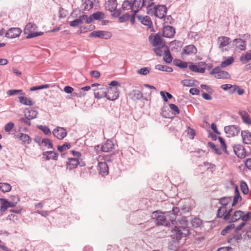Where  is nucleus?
I'll return each mask as SVG.
<instances>
[{"mask_svg": "<svg viewBox=\"0 0 251 251\" xmlns=\"http://www.w3.org/2000/svg\"><path fill=\"white\" fill-rule=\"evenodd\" d=\"M52 134L57 139L61 140L67 136V132L65 128L57 126L52 131Z\"/></svg>", "mask_w": 251, "mask_h": 251, "instance_id": "9d476101", "label": "nucleus"}, {"mask_svg": "<svg viewBox=\"0 0 251 251\" xmlns=\"http://www.w3.org/2000/svg\"><path fill=\"white\" fill-rule=\"evenodd\" d=\"M112 35L110 32L102 30H96L92 32L89 34L90 37H98L101 39H110Z\"/></svg>", "mask_w": 251, "mask_h": 251, "instance_id": "39448f33", "label": "nucleus"}, {"mask_svg": "<svg viewBox=\"0 0 251 251\" xmlns=\"http://www.w3.org/2000/svg\"><path fill=\"white\" fill-rule=\"evenodd\" d=\"M169 107L171 110L174 112V114L176 115V114H179L180 113V110L179 109L177 105H176L175 104L171 103L169 104Z\"/></svg>", "mask_w": 251, "mask_h": 251, "instance_id": "338daca9", "label": "nucleus"}, {"mask_svg": "<svg viewBox=\"0 0 251 251\" xmlns=\"http://www.w3.org/2000/svg\"><path fill=\"white\" fill-rule=\"evenodd\" d=\"M240 61L243 64H246L249 61H251V50H250L244 54H242L240 57Z\"/></svg>", "mask_w": 251, "mask_h": 251, "instance_id": "473e14b6", "label": "nucleus"}, {"mask_svg": "<svg viewBox=\"0 0 251 251\" xmlns=\"http://www.w3.org/2000/svg\"><path fill=\"white\" fill-rule=\"evenodd\" d=\"M104 13L101 11H97L91 15L95 20H100L104 17Z\"/></svg>", "mask_w": 251, "mask_h": 251, "instance_id": "09e8293b", "label": "nucleus"}, {"mask_svg": "<svg viewBox=\"0 0 251 251\" xmlns=\"http://www.w3.org/2000/svg\"><path fill=\"white\" fill-rule=\"evenodd\" d=\"M166 50L164 51L165 57L163 58V60L167 63H171L173 60L172 55L170 52L168 47L165 48Z\"/></svg>", "mask_w": 251, "mask_h": 251, "instance_id": "c9c22d12", "label": "nucleus"}, {"mask_svg": "<svg viewBox=\"0 0 251 251\" xmlns=\"http://www.w3.org/2000/svg\"><path fill=\"white\" fill-rule=\"evenodd\" d=\"M234 153L238 157L244 158L246 156V151L244 148L240 145H236L233 147Z\"/></svg>", "mask_w": 251, "mask_h": 251, "instance_id": "2eb2a0df", "label": "nucleus"}, {"mask_svg": "<svg viewBox=\"0 0 251 251\" xmlns=\"http://www.w3.org/2000/svg\"><path fill=\"white\" fill-rule=\"evenodd\" d=\"M179 212V208L177 207H173L172 210L167 212V216L169 220L170 221L172 224L176 220V216L178 213Z\"/></svg>", "mask_w": 251, "mask_h": 251, "instance_id": "f3484780", "label": "nucleus"}, {"mask_svg": "<svg viewBox=\"0 0 251 251\" xmlns=\"http://www.w3.org/2000/svg\"><path fill=\"white\" fill-rule=\"evenodd\" d=\"M251 218V211L248 212L245 215L242 214L241 220L244 222H247Z\"/></svg>", "mask_w": 251, "mask_h": 251, "instance_id": "774afa93", "label": "nucleus"}, {"mask_svg": "<svg viewBox=\"0 0 251 251\" xmlns=\"http://www.w3.org/2000/svg\"><path fill=\"white\" fill-rule=\"evenodd\" d=\"M224 130L226 133L228 135V137L236 136L240 132V128L236 125L226 126Z\"/></svg>", "mask_w": 251, "mask_h": 251, "instance_id": "6e6552de", "label": "nucleus"}, {"mask_svg": "<svg viewBox=\"0 0 251 251\" xmlns=\"http://www.w3.org/2000/svg\"><path fill=\"white\" fill-rule=\"evenodd\" d=\"M156 211L152 213L153 216L155 219V223L157 226H170V221L169 218L167 219L163 213L158 212Z\"/></svg>", "mask_w": 251, "mask_h": 251, "instance_id": "f03ea898", "label": "nucleus"}, {"mask_svg": "<svg viewBox=\"0 0 251 251\" xmlns=\"http://www.w3.org/2000/svg\"><path fill=\"white\" fill-rule=\"evenodd\" d=\"M129 96L133 100H140L143 98V94L138 90H133L129 93Z\"/></svg>", "mask_w": 251, "mask_h": 251, "instance_id": "c85d7f7f", "label": "nucleus"}, {"mask_svg": "<svg viewBox=\"0 0 251 251\" xmlns=\"http://www.w3.org/2000/svg\"><path fill=\"white\" fill-rule=\"evenodd\" d=\"M189 69L195 73L203 74L205 72V68L204 67H199L198 65L192 62H189Z\"/></svg>", "mask_w": 251, "mask_h": 251, "instance_id": "4be33fe9", "label": "nucleus"}, {"mask_svg": "<svg viewBox=\"0 0 251 251\" xmlns=\"http://www.w3.org/2000/svg\"><path fill=\"white\" fill-rule=\"evenodd\" d=\"M71 147V145L70 143H65L62 146H58L57 150L60 152H62L66 150H68L70 149Z\"/></svg>", "mask_w": 251, "mask_h": 251, "instance_id": "13d9d810", "label": "nucleus"}, {"mask_svg": "<svg viewBox=\"0 0 251 251\" xmlns=\"http://www.w3.org/2000/svg\"><path fill=\"white\" fill-rule=\"evenodd\" d=\"M174 64L179 67L180 69H184L187 68L189 66V62H185L180 59H175L173 61Z\"/></svg>", "mask_w": 251, "mask_h": 251, "instance_id": "c756f323", "label": "nucleus"}, {"mask_svg": "<svg viewBox=\"0 0 251 251\" xmlns=\"http://www.w3.org/2000/svg\"><path fill=\"white\" fill-rule=\"evenodd\" d=\"M230 38L226 36H220L218 38V41L220 43L219 48L225 47L229 44L230 43Z\"/></svg>", "mask_w": 251, "mask_h": 251, "instance_id": "bb28decb", "label": "nucleus"}, {"mask_svg": "<svg viewBox=\"0 0 251 251\" xmlns=\"http://www.w3.org/2000/svg\"><path fill=\"white\" fill-rule=\"evenodd\" d=\"M192 226L194 228H197L201 226L202 224V221L198 217L192 218L191 221Z\"/></svg>", "mask_w": 251, "mask_h": 251, "instance_id": "58836bf2", "label": "nucleus"}, {"mask_svg": "<svg viewBox=\"0 0 251 251\" xmlns=\"http://www.w3.org/2000/svg\"><path fill=\"white\" fill-rule=\"evenodd\" d=\"M162 34L158 32L154 35L151 34L149 37V40L150 43L154 47L161 45L162 47L167 48L165 41L162 38Z\"/></svg>", "mask_w": 251, "mask_h": 251, "instance_id": "7ed1b4c3", "label": "nucleus"}, {"mask_svg": "<svg viewBox=\"0 0 251 251\" xmlns=\"http://www.w3.org/2000/svg\"><path fill=\"white\" fill-rule=\"evenodd\" d=\"M106 89L104 88H98L94 89L95 98L97 99L106 98Z\"/></svg>", "mask_w": 251, "mask_h": 251, "instance_id": "6ab92c4d", "label": "nucleus"}, {"mask_svg": "<svg viewBox=\"0 0 251 251\" xmlns=\"http://www.w3.org/2000/svg\"><path fill=\"white\" fill-rule=\"evenodd\" d=\"M172 232L173 234L171 235V237L174 242H178L182 237H184L181 226H175Z\"/></svg>", "mask_w": 251, "mask_h": 251, "instance_id": "1a4fd4ad", "label": "nucleus"}, {"mask_svg": "<svg viewBox=\"0 0 251 251\" xmlns=\"http://www.w3.org/2000/svg\"><path fill=\"white\" fill-rule=\"evenodd\" d=\"M243 142L246 144H251V133L248 130H243L241 132Z\"/></svg>", "mask_w": 251, "mask_h": 251, "instance_id": "393cba45", "label": "nucleus"}, {"mask_svg": "<svg viewBox=\"0 0 251 251\" xmlns=\"http://www.w3.org/2000/svg\"><path fill=\"white\" fill-rule=\"evenodd\" d=\"M242 238L241 233L237 232V233H235L233 235V236L231 237H228L227 239V242L228 243H230L232 240H234L235 241L238 242L239 240H241Z\"/></svg>", "mask_w": 251, "mask_h": 251, "instance_id": "de8ad7c7", "label": "nucleus"}, {"mask_svg": "<svg viewBox=\"0 0 251 251\" xmlns=\"http://www.w3.org/2000/svg\"><path fill=\"white\" fill-rule=\"evenodd\" d=\"M82 24L83 22H82V20L78 18L73 21L70 22L69 25L72 27H76L79 25H81Z\"/></svg>", "mask_w": 251, "mask_h": 251, "instance_id": "680f3d73", "label": "nucleus"}, {"mask_svg": "<svg viewBox=\"0 0 251 251\" xmlns=\"http://www.w3.org/2000/svg\"><path fill=\"white\" fill-rule=\"evenodd\" d=\"M207 144L208 146L212 149L217 154L221 155L222 154V152L221 149L217 148L213 143L208 142Z\"/></svg>", "mask_w": 251, "mask_h": 251, "instance_id": "bf43d9fd", "label": "nucleus"}, {"mask_svg": "<svg viewBox=\"0 0 251 251\" xmlns=\"http://www.w3.org/2000/svg\"><path fill=\"white\" fill-rule=\"evenodd\" d=\"M155 68L158 70L166 72L168 73H171L173 71V69L172 67L160 64L156 65L155 66Z\"/></svg>", "mask_w": 251, "mask_h": 251, "instance_id": "ea45409f", "label": "nucleus"}, {"mask_svg": "<svg viewBox=\"0 0 251 251\" xmlns=\"http://www.w3.org/2000/svg\"><path fill=\"white\" fill-rule=\"evenodd\" d=\"M234 228L235 225L233 224H230L226 226L223 229H222L221 232V234L222 235L225 236L229 231V230Z\"/></svg>", "mask_w": 251, "mask_h": 251, "instance_id": "5fc2aeb1", "label": "nucleus"}, {"mask_svg": "<svg viewBox=\"0 0 251 251\" xmlns=\"http://www.w3.org/2000/svg\"><path fill=\"white\" fill-rule=\"evenodd\" d=\"M22 32V30L18 27H12L6 32L5 36L8 38H15L19 37Z\"/></svg>", "mask_w": 251, "mask_h": 251, "instance_id": "f8f14e48", "label": "nucleus"}, {"mask_svg": "<svg viewBox=\"0 0 251 251\" xmlns=\"http://www.w3.org/2000/svg\"><path fill=\"white\" fill-rule=\"evenodd\" d=\"M99 166L100 167V173L102 175H106L108 173V167L105 162H99Z\"/></svg>", "mask_w": 251, "mask_h": 251, "instance_id": "72a5a7b5", "label": "nucleus"}, {"mask_svg": "<svg viewBox=\"0 0 251 251\" xmlns=\"http://www.w3.org/2000/svg\"><path fill=\"white\" fill-rule=\"evenodd\" d=\"M130 15L128 13L123 14L119 17V21L120 23H124L129 19Z\"/></svg>", "mask_w": 251, "mask_h": 251, "instance_id": "69168bd1", "label": "nucleus"}, {"mask_svg": "<svg viewBox=\"0 0 251 251\" xmlns=\"http://www.w3.org/2000/svg\"><path fill=\"white\" fill-rule=\"evenodd\" d=\"M117 4L116 0H108L105 2V8L106 10L113 12L117 8Z\"/></svg>", "mask_w": 251, "mask_h": 251, "instance_id": "b1692460", "label": "nucleus"}, {"mask_svg": "<svg viewBox=\"0 0 251 251\" xmlns=\"http://www.w3.org/2000/svg\"><path fill=\"white\" fill-rule=\"evenodd\" d=\"M231 200V197H223L219 199V203L226 208L227 204Z\"/></svg>", "mask_w": 251, "mask_h": 251, "instance_id": "4c0bfd02", "label": "nucleus"}, {"mask_svg": "<svg viewBox=\"0 0 251 251\" xmlns=\"http://www.w3.org/2000/svg\"><path fill=\"white\" fill-rule=\"evenodd\" d=\"M90 89H91V86H86L82 87L80 89V91L79 93L78 97H84L86 95V93H85V91H88Z\"/></svg>", "mask_w": 251, "mask_h": 251, "instance_id": "e2e57ef3", "label": "nucleus"}, {"mask_svg": "<svg viewBox=\"0 0 251 251\" xmlns=\"http://www.w3.org/2000/svg\"><path fill=\"white\" fill-rule=\"evenodd\" d=\"M24 117H21L19 119V122L20 123L27 126H30L31 125V119L27 116V113L26 111L24 112Z\"/></svg>", "mask_w": 251, "mask_h": 251, "instance_id": "f704fd0d", "label": "nucleus"}, {"mask_svg": "<svg viewBox=\"0 0 251 251\" xmlns=\"http://www.w3.org/2000/svg\"><path fill=\"white\" fill-rule=\"evenodd\" d=\"M154 15L159 18L163 19L167 13V9L165 5H157L154 7Z\"/></svg>", "mask_w": 251, "mask_h": 251, "instance_id": "423d86ee", "label": "nucleus"}, {"mask_svg": "<svg viewBox=\"0 0 251 251\" xmlns=\"http://www.w3.org/2000/svg\"><path fill=\"white\" fill-rule=\"evenodd\" d=\"M25 110H27V116L31 120L34 119L37 117L38 111L34 108H26Z\"/></svg>", "mask_w": 251, "mask_h": 251, "instance_id": "e433bc0d", "label": "nucleus"}, {"mask_svg": "<svg viewBox=\"0 0 251 251\" xmlns=\"http://www.w3.org/2000/svg\"><path fill=\"white\" fill-rule=\"evenodd\" d=\"M226 212V208L225 207L221 206L220 207L217 213V217L218 218H221L224 217L225 214Z\"/></svg>", "mask_w": 251, "mask_h": 251, "instance_id": "3c124183", "label": "nucleus"}, {"mask_svg": "<svg viewBox=\"0 0 251 251\" xmlns=\"http://www.w3.org/2000/svg\"><path fill=\"white\" fill-rule=\"evenodd\" d=\"M138 21L141 22L143 25L148 26L152 25V21L151 18L148 16H142L138 15L136 16Z\"/></svg>", "mask_w": 251, "mask_h": 251, "instance_id": "412c9836", "label": "nucleus"}, {"mask_svg": "<svg viewBox=\"0 0 251 251\" xmlns=\"http://www.w3.org/2000/svg\"><path fill=\"white\" fill-rule=\"evenodd\" d=\"M176 33L175 28L171 25H166L163 27L162 35L164 37L173 38Z\"/></svg>", "mask_w": 251, "mask_h": 251, "instance_id": "9b49d317", "label": "nucleus"}, {"mask_svg": "<svg viewBox=\"0 0 251 251\" xmlns=\"http://www.w3.org/2000/svg\"><path fill=\"white\" fill-rule=\"evenodd\" d=\"M133 7L132 4L130 3L128 1L125 0L122 4V8L123 10L131 9Z\"/></svg>", "mask_w": 251, "mask_h": 251, "instance_id": "052dcab7", "label": "nucleus"}, {"mask_svg": "<svg viewBox=\"0 0 251 251\" xmlns=\"http://www.w3.org/2000/svg\"><path fill=\"white\" fill-rule=\"evenodd\" d=\"M154 0H142V6L144 7L146 6L148 9L147 13L148 14H150V10H151V9L150 8L152 7L154 5V2H153Z\"/></svg>", "mask_w": 251, "mask_h": 251, "instance_id": "79ce46f5", "label": "nucleus"}, {"mask_svg": "<svg viewBox=\"0 0 251 251\" xmlns=\"http://www.w3.org/2000/svg\"><path fill=\"white\" fill-rule=\"evenodd\" d=\"M219 141L221 144V147L223 149V151L225 153L227 154H229V153L226 149V144L225 141L224 139L222 137H219L218 138Z\"/></svg>", "mask_w": 251, "mask_h": 251, "instance_id": "864d4df0", "label": "nucleus"}, {"mask_svg": "<svg viewBox=\"0 0 251 251\" xmlns=\"http://www.w3.org/2000/svg\"><path fill=\"white\" fill-rule=\"evenodd\" d=\"M68 160L69 162H67L66 165L70 170L77 167L80 164L78 158L69 157Z\"/></svg>", "mask_w": 251, "mask_h": 251, "instance_id": "a878e982", "label": "nucleus"}, {"mask_svg": "<svg viewBox=\"0 0 251 251\" xmlns=\"http://www.w3.org/2000/svg\"><path fill=\"white\" fill-rule=\"evenodd\" d=\"M240 188L242 192L244 195H247L249 193V187L247 183L244 180H241L240 181Z\"/></svg>", "mask_w": 251, "mask_h": 251, "instance_id": "37998d69", "label": "nucleus"}, {"mask_svg": "<svg viewBox=\"0 0 251 251\" xmlns=\"http://www.w3.org/2000/svg\"><path fill=\"white\" fill-rule=\"evenodd\" d=\"M137 73L141 75H147L150 73V69L148 67L142 68L138 69L137 71Z\"/></svg>", "mask_w": 251, "mask_h": 251, "instance_id": "0e129e2a", "label": "nucleus"}, {"mask_svg": "<svg viewBox=\"0 0 251 251\" xmlns=\"http://www.w3.org/2000/svg\"><path fill=\"white\" fill-rule=\"evenodd\" d=\"M37 26L35 24L29 23L27 24L24 30V32L25 34H27L26 38L30 39L38 36L42 35L44 33L43 32H35L34 30Z\"/></svg>", "mask_w": 251, "mask_h": 251, "instance_id": "f257e3e1", "label": "nucleus"}, {"mask_svg": "<svg viewBox=\"0 0 251 251\" xmlns=\"http://www.w3.org/2000/svg\"><path fill=\"white\" fill-rule=\"evenodd\" d=\"M11 189V185L7 183L0 182V190L6 193L10 191Z\"/></svg>", "mask_w": 251, "mask_h": 251, "instance_id": "c03bdc74", "label": "nucleus"}, {"mask_svg": "<svg viewBox=\"0 0 251 251\" xmlns=\"http://www.w3.org/2000/svg\"><path fill=\"white\" fill-rule=\"evenodd\" d=\"M221 67L217 66L210 72V75H217L215 77L218 79H228L230 78L229 74L225 71H222Z\"/></svg>", "mask_w": 251, "mask_h": 251, "instance_id": "20e7f679", "label": "nucleus"}, {"mask_svg": "<svg viewBox=\"0 0 251 251\" xmlns=\"http://www.w3.org/2000/svg\"><path fill=\"white\" fill-rule=\"evenodd\" d=\"M19 102L25 105L32 106L34 104L31 98H27L26 97L21 96L19 97Z\"/></svg>", "mask_w": 251, "mask_h": 251, "instance_id": "7c9ffc66", "label": "nucleus"}, {"mask_svg": "<svg viewBox=\"0 0 251 251\" xmlns=\"http://www.w3.org/2000/svg\"><path fill=\"white\" fill-rule=\"evenodd\" d=\"M242 200V197L241 196L240 192L238 189L237 185L235 186L234 196L233 197V201L232 203V206H235L239 201H241Z\"/></svg>", "mask_w": 251, "mask_h": 251, "instance_id": "cd10ccee", "label": "nucleus"}, {"mask_svg": "<svg viewBox=\"0 0 251 251\" xmlns=\"http://www.w3.org/2000/svg\"><path fill=\"white\" fill-rule=\"evenodd\" d=\"M197 52V49L194 45H189L184 47L181 53L182 55L196 54Z\"/></svg>", "mask_w": 251, "mask_h": 251, "instance_id": "4468645a", "label": "nucleus"}, {"mask_svg": "<svg viewBox=\"0 0 251 251\" xmlns=\"http://www.w3.org/2000/svg\"><path fill=\"white\" fill-rule=\"evenodd\" d=\"M244 212L241 210H236L232 216L229 219V220L228 221L229 223H232L235 222L241 219L242 217V214H244Z\"/></svg>", "mask_w": 251, "mask_h": 251, "instance_id": "5701e85b", "label": "nucleus"}, {"mask_svg": "<svg viewBox=\"0 0 251 251\" xmlns=\"http://www.w3.org/2000/svg\"><path fill=\"white\" fill-rule=\"evenodd\" d=\"M114 145L111 140L108 139L103 145L101 146L100 151L103 152H108L113 149Z\"/></svg>", "mask_w": 251, "mask_h": 251, "instance_id": "a211bd4d", "label": "nucleus"}, {"mask_svg": "<svg viewBox=\"0 0 251 251\" xmlns=\"http://www.w3.org/2000/svg\"><path fill=\"white\" fill-rule=\"evenodd\" d=\"M82 6L85 10H89L93 7V2L91 0H82Z\"/></svg>", "mask_w": 251, "mask_h": 251, "instance_id": "a19ab883", "label": "nucleus"}, {"mask_svg": "<svg viewBox=\"0 0 251 251\" xmlns=\"http://www.w3.org/2000/svg\"><path fill=\"white\" fill-rule=\"evenodd\" d=\"M235 48L240 51L245 50L246 49V41L241 38H236L233 40Z\"/></svg>", "mask_w": 251, "mask_h": 251, "instance_id": "ddd939ff", "label": "nucleus"}, {"mask_svg": "<svg viewBox=\"0 0 251 251\" xmlns=\"http://www.w3.org/2000/svg\"><path fill=\"white\" fill-rule=\"evenodd\" d=\"M164 48H165V47H162L161 45H159L154 47L153 50L157 56H161L163 54L162 49Z\"/></svg>", "mask_w": 251, "mask_h": 251, "instance_id": "6e6d98bb", "label": "nucleus"}, {"mask_svg": "<svg viewBox=\"0 0 251 251\" xmlns=\"http://www.w3.org/2000/svg\"><path fill=\"white\" fill-rule=\"evenodd\" d=\"M43 158L46 160L50 159L57 160L59 155L57 152L52 151H46L43 152Z\"/></svg>", "mask_w": 251, "mask_h": 251, "instance_id": "dca6fc26", "label": "nucleus"}, {"mask_svg": "<svg viewBox=\"0 0 251 251\" xmlns=\"http://www.w3.org/2000/svg\"><path fill=\"white\" fill-rule=\"evenodd\" d=\"M239 114L244 123L251 125V120L249 114L247 112L244 110H241L239 111Z\"/></svg>", "mask_w": 251, "mask_h": 251, "instance_id": "2f4dec72", "label": "nucleus"}, {"mask_svg": "<svg viewBox=\"0 0 251 251\" xmlns=\"http://www.w3.org/2000/svg\"><path fill=\"white\" fill-rule=\"evenodd\" d=\"M234 61V58L232 56L228 57L226 60L222 61L221 63V67L226 68L231 65Z\"/></svg>", "mask_w": 251, "mask_h": 251, "instance_id": "a18cd8bd", "label": "nucleus"}, {"mask_svg": "<svg viewBox=\"0 0 251 251\" xmlns=\"http://www.w3.org/2000/svg\"><path fill=\"white\" fill-rule=\"evenodd\" d=\"M17 138L22 142V144H30L31 142V138L27 134L20 133L17 136Z\"/></svg>", "mask_w": 251, "mask_h": 251, "instance_id": "aec40b11", "label": "nucleus"}, {"mask_svg": "<svg viewBox=\"0 0 251 251\" xmlns=\"http://www.w3.org/2000/svg\"><path fill=\"white\" fill-rule=\"evenodd\" d=\"M106 91V98L107 100L114 101L119 97V92L116 88L108 87Z\"/></svg>", "mask_w": 251, "mask_h": 251, "instance_id": "0eeeda50", "label": "nucleus"}, {"mask_svg": "<svg viewBox=\"0 0 251 251\" xmlns=\"http://www.w3.org/2000/svg\"><path fill=\"white\" fill-rule=\"evenodd\" d=\"M0 202L1 203L0 210L5 211L8 208V201L6 199H0Z\"/></svg>", "mask_w": 251, "mask_h": 251, "instance_id": "603ef678", "label": "nucleus"}, {"mask_svg": "<svg viewBox=\"0 0 251 251\" xmlns=\"http://www.w3.org/2000/svg\"><path fill=\"white\" fill-rule=\"evenodd\" d=\"M41 142L42 143L44 144L45 146L47 147L48 148L51 149H53V150H54V149L53 148V144L51 140H50V139L47 138H44L42 140Z\"/></svg>", "mask_w": 251, "mask_h": 251, "instance_id": "8fccbe9b", "label": "nucleus"}, {"mask_svg": "<svg viewBox=\"0 0 251 251\" xmlns=\"http://www.w3.org/2000/svg\"><path fill=\"white\" fill-rule=\"evenodd\" d=\"M170 46L172 47V50H177L181 46V42L180 41L174 40L170 43Z\"/></svg>", "mask_w": 251, "mask_h": 251, "instance_id": "49530a36", "label": "nucleus"}, {"mask_svg": "<svg viewBox=\"0 0 251 251\" xmlns=\"http://www.w3.org/2000/svg\"><path fill=\"white\" fill-rule=\"evenodd\" d=\"M37 127L38 128L42 130L45 135H50L51 134V131L47 126L37 125Z\"/></svg>", "mask_w": 251, "mask_h": 251, "instance_id": "4d7b16f0", "label": "nucleus"}]
</instances>
